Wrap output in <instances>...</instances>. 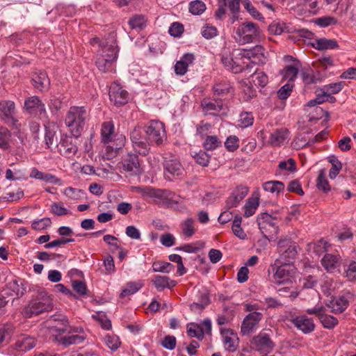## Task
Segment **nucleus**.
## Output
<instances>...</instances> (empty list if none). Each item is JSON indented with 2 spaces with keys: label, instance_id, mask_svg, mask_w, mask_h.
<instances>
[{
  "label": "nucleus",
  "instance_id": "obj_1",
  "mask_svg": "<svg viewBox=\"0 0 356 356\" xmlns=\"http://www.w3.org/2000/svg\"><path fill=\"white\" fill-rule=\"evenodd\" d=\"M47 328L52 334L54 340L59 341L64 346L79 344L85 339L83 329L80 327H72L67 320L53 318L47 321Z\"/></svg>",
  "mask_w": 356,
  "mask_h": 356
},
{
  "label": "nucleus",
  "instance_id": "obj_2",
  "mask_svg": "<svg viewBox=\"0 0 356 356\" xmlns=\"http://www.w3.org/2000/svg\"><path fill=\"white\" fill-rule=\"evenodd\" d=\"M91 44L93 46L97 44L99 47L95 62L97 68L104 72L112 70L113 63L118 58L116 42L114 40L99 42L98 38H95L91 40Z\"/></svg>",
  "mask_w": 356,
  "mask_h": 356
},
{
  "label": "nucleus",
  "instance_id": "obj_3",
  "mask_svg": "<svg viewBox=\"0 0 356 356\" xmlns=\"http://www.w3.org/2000/svg\"><path fill=\"white\" fill-rule=\"evenodd\" d=\"M88 117V112L84 106H72L69 109L65 122L74 138L80 136Z\"/></svg>",
  "mask_w": 356,
  "mask_h": 356
},
{
  "label": "nucleus",
  "instance_id": "obj_4",
  "mask_svg": "<svg viewBox=\"0 0 356 356\" xmlns=\"http://www.w3.org/2000/svg\"><path fill=\"white\" fill-rule=\"evenodd\" d=\"M235 41L243 45L256 42L261 38V29L257 24L253 22H244L240 24L234 31Z\"/></svg>",
  "mask_w": 356,
  "mask_h": 356
},
{
  "label": "nucleus",
  "instance_id": "obj_5",
  "mask_svg": "<svg viewBox=\"0 0 356 356\" xmlns=\"http://www.w3.org/2000/svg\"><path fill=\"white\" fill-rule=\"evenodd\" d=\"M53 309L52 299L45 292H42L24 308L23 314L26 318L37 316Z\"/></svg>",
  "mask_w": 356,
  "mask_h": 356
},
{
  "label": "nucleus",
  "instance_id": "obj_6",
  "mask_svg": "<svg viewBox=\"0 0 356 356\" xmlns=\"http://www.w3.org/2000/svg\"><path fill=\"white\" fill-rule=\"evenodd\" d=\"M244 56L241 49H236L232 54H222L220 60L226 70L238 74L250 69V62H247Z\"/></svg>",
  "mask_w": 356,
  "mask_h": 356
},
{
  "label": "nucleus",
  "instance_id": "obj_7",
  "mask_svg": "<svg viewBox=\"0 0 356 356\" xmlns=\"http://www.w3.org/2000/svg\"><path fill=\"white\" fill-rule=\"evenodd\" d=\"M132 147L136 152L141 156H147L150 150L151 144L145 134L144 127L136 126L130 132Z\"/></svg>",
  "mask_w": 356,
  "mask_h": 356
},
{
  "label": "nucleus",
  "instance_id": "obj_8",
  "mask_svg": "<svg viewBox=\"0 0 356 356\" xmlns=\"http://www.w3.org/2000/svg\"><path fill=\"white\" fill-rule=\"evenodd\" d=\"M151 145L161 146L167 139L164 124L159 120H151L144 126Z\"/></svg>",
  "mask_w": 356,
  "mask_h": 356
},
{
  "label": "nucleus",
  "instance_id": "obj_9",
  "mask_svg": "<svg viewBox=\"0 0 356 356\" xmlns=\"http://www.w3.org/2000/svg\"><path fill=\"white\" fill-rule=\"evenodd\" d=\"M258 136L264 140L265 133L263 130L258 132ZM290 140V132L286 128H280L274 130L270 134L266 141L263 140L264 145L273 147H278L288 143Z\"/></svg>",
  "mask_w": 356,
  "mask_h": 356
},
{
  "label": "nucleus",
  "instance_id": "obj_10",
  "mask_svg": "<svg viewBox=\"0 0 356 356\" xmlns=\"http://www.w3.org/2000/svg\"><path fill=\"white\" fill-rule=\"evenodd\" d=\"M272 270L275 272L273 275V282L278 286L282 284H292L294 281V268L293 266L284 264L280 266H272Z\"/></svg>",
  "mask_w": 356,
  "mask_h": 356
},
{
  "label": "nucleus",
  "instance_id": "obj_11",
  "mask_svg": "<svg viewBox=\"0 0 356 356\" xmlns=\"http://www.w3.org/2000/svg\"><path fill=\"white\" fill-rule=\"evenodd\" d=\"M114 129L113 122H103L101 129L102 141L105 145H111L112 148L118 149V146L122 143L124 137L122 135H116Z\"/></svg>",
  "mask_w": 356,
  "mask_h": 356
},
{
  "label": "nucleus",
  "instance_id": "obj_12",
  "mask_svg": "<svg viewBox=\"0 0 356 356\" xmlns=\"http://www.w3.org/2000/svg\"><path fill=\"white\" fill-rule=\"evenodd\" d=\"M251 344L254 350L261 354L270 353L275 346L270 335L265 331H261L255 335L251 341Z\"/></svg>",
  "mask_w": 356,
  "mask_h": 356
},
{
  "label": "nucleus",
  "instance_id": "obj_13",
  "mask_svg": "<svg viewBox=\"0 0 356 356\" xmlns=\"http://www.w3.org/2000/svg\"><path fill=\"white\" fill-rule=\"evenodd\" d=\"M76 139L72 135L62 136L57 145L60 154L68 159L73 157L78 152Z\"/></svg>",
  "mask_w": 356,
  "mask_h": 356
},
{
  "label": "nucleus",
  "instance_id": "obj_14",
  "mask_svg": "<svg viewBox=\"0 0 356 356\" xmlns=\"http://www.w3.org/2000/svg\"><path fill=\"white\" fill-rule=\"evenodd\" d=\"M201 106L204 113L212 115H225L227 113V107L222 99H204Z\"/></svg>",
  "mask_w": 356,
  "mask_h": 356
},
{
  "label": "nucleus",
  "instance_id": "obj_15",
  "mask_svg": "<svg viewBox=\"0 0 356 356\" xmlns=\"http://www.w3.org/2000/svg\"><path fill=\"white\" fill-rule=\"evenodd\" d=\"M263 318L259 312H251L245 316L241 325V333L243 336H248L256 329Z\"/></svg>",
  "mask_w": 356,
  "mask_h": 356
},
{
  "label": "nucleus",
  "instance_id": "obj_16",
  "mask_svg": "<svg viewBox=\"0 0 356 356\" xmlns=\"http://www.w3.org/2000/svg\"><path fill=\"white\" fill-rule=\"evenodd\" d=\"M24 107L30 114L40 118L47 115L45 106L37 96H33L26 99Z\"/></svg>",
  "mask_w": 356,
  "mask_h": 356
},
{
  "label": "nucleus",
  "instance_id": "obj_17",
  "mask_svg": "<svg viewBox=\"0 0 356 356\" xmlns=\"http://www.w3.org/2000/svg\"><path fill=\"white\" fill-rule=\"evenodd\" d=\"M241 52L245 56V60L250 62V69L252 67V63H264L266 59L265 49L261 45H256L250 49H241Z\"/></svg>",
  "mask_w": 356,
  "mask_h": 356
},
{
  "label": "nucleus",
  "instance_id": "obj_18",
  "mask_svg": "<svg viewBox=\"0 0 356 356\" xmlns=\"http://www.w3.org/2000/svg\"><path fill=\"white\" fill-rule=\"evenodd\" d=\"M278 250L282 257L284 259L285 264L289 263L297 255L296 243L286 238L279 241Z\"/></svg>",
  "mask_w": 356,
  "mask_h": 356
},
{
  "label": "nucleus",
  "instance_id": "obj_19",
  "mask_svg": "<svg viewBox=\"0 0 356 356\" xmlns=\"http://www.w3.org/2000/svg\"><path fill=\"white\" fill-rule=\"evenodd\" d=\"M321 264L329 273H339L341 259L339 254L327 253L322 257Z\"/></svg>",
  "mask_w": 356,
  "mask_h": 356
},
{
  "label": "nucleus",
  "instance_id": "obj_20",
  "mask_svg": "<svg viewBox=\"0 0 356 356\" xmlns=\"http://www.w3.org/2000/svg\"><path fill=\"white\" fill-rule=\"evenodd\" d=\"M109 98L115 105L121 106L128 102L129 93L122 86L114 83L109 89Z\"/></svg>",
  "mask_w": 356,
  "mask_h": 356
},
{
  "label": "nucleus",
  "instance_id": "obj_21",
  "mask_svg": "<svg viewBox=\"0 0 356 356\" xmlns=\"http://www.w3.org/2000/svg\"><path fill=\"white\" fill-rule=\"evenodd\" d=\"M122 168L131 175H138L140 172V164L138 156L136 154L128 153L122 160Z\"/></svg>",
  "mask_w": 356,
  "mask_h": 356
},
{
  "label": "nucleus",
  "instance_id": "obj_22",
  "mask_svg": "<svg viewBox=\"0 0 356 356\" xmlns=\"http://www.w3.org/2000/svg\"><path fill=\"white\" fill-rule=\"evenodd\" d=\"M220 332L222 337L225 350L227 352H234L238 348V343H236V341L238 339L237 334L233 330L224 327H221Z\"/></svg>",
  "mask_w": 356,
  "mask_h": 356
},
{
  "label": "nucleus",
  "instance_id": "obj_23",
  "mask_svg": "<svg viewBox=\"0 0 356 356\" xmlns=\"http://www.w3.org/2000/svg\"><path fill=\"white\" fill-rule=\"evenodd\" d=\"M249 189L246 186L236 187L226 200V207L229 209L236 207L240 202L248 195Z\"/></svg>",
  "mask_w": 356,
  "mask_h": 356
},
{
  "label": "nucleus",
  "instance_id": "obj_24",
  "mask_svg": "<svg viewBox=\"0 0 356 356\" xmlns=\"http://www.w3.org/2000/svg\"><path fill=\"white\" fill-rule=\"evenodd\" d=\"M291 321L298 330L306 334L312 332L315 329L314 320L306 315L298 316L293 318Z\"/></svg>",
  "mask_w": 356,
  "mask_h": 356
},
{
  "label": "nucleus",
  "instance_id": "obj_25",
  "mask_svg": "<svg viewBox=\"0 0 356 356\" xmlns=\"http://www.w3.org/2000/svg\"><path fill=\"white\" fill-rule=\"evenodd\" d=\"M164 174L170 179V175L179 177L184 172L181 163L176 159L165 160L163 163Z\"/></svg>",
  "mask_w": 356,
  "mask_h": 356
},
{
  "label": "nucleus",
  "instance_id": "obj_26",
  "mask_svg": "<svg viewBox=\"0 0 356 356\" xmlns=\"http://www.w3.org/2000/svg\"><path fill=\"white\" fill-rule=\"evenodd\" d=\"M15 113V104L12 101H2L0 102V116L6 123H13Z\"/></svg>",
  "mask_w": 356,
  "mask_h": 356
},
{
  "label": "nucleus",
  "instance_id": "obj_27",
  "mask_svg": "<svg viewBox=\"0 0 356 356\" xmlns=\"http://www.w3.org/2000/svg\"><path fill=\"white\" fill-rule=\"evenodd\" d=\"M195 56L191 53L184 54L175 65V72L180 76L184 75L188 70L189 66L193 64Z\"/></svg>",
  "mask_w": 356,
  "mask_h": 356
},
{
  "label": "nucleus",
  "instance_id": "obj_28",
  "mask_svg": "<svg viewBox=\"0 0 356 356\" xmlns=\"http://www.w3.org/2000/svg\"><path fill=\"white\" fill-rule=\"evenodd\" d=\"M330 312L334 314L342 313L348 306V300L343 297H334L326 303Z\"/></svg>",
  "mask_w": 356,
  "mask_h": 356
},
{
  "label": "nucleus",
  "instance_id": "obj_29",
  "mask_svg": "<svg viewBox=\"0 0 356 356\" xmlns=\"http://www.w3.org/2000/svg\"><path fill=\"white\" fill-rule=\"evenodd\" d=\"M152 282L158 291H162L164 289H172L177 285V282L171 280L169 277L159 275L154 277Z\"/></svg>",
  "mask_w": 356,
  "mask_h": 356
},
{
  "label": "nucleus",
  "instance_id": "obj_30",
  "mask_svg": "<svg viewBox=\"0 0 356 356\" xmlns=\"http://www.w3.org/2000/svg\"><path fill=\"white\" fill-rule=\"evenodd\" d=\"M32 81L35 88L41 91L48 88L50 84L47 74L44 71L35 72L32 76Z\"/></svg>",
  "mask_w": 356,
  "mask_h": 356
},
{
  "label": "nucleus",
  "instance_id": "obj_31",
  "mask_svg": "<svg viewBox=\"0 0 356 356\" xmlns=\"http://www.w3.org/2000/svg\"><path fill=\"white\" fill-rule=\"evenodd\" d=\"M257 222L259 229H266V227H270L271 232H275L277 218L268 213H260L257 216Z\"/></svg>",
  "mask_w": 356,
  "mask_h": 356
},
{
  "label": "nucleus",
  "instance_id": "obj_32",
  "mask_svg": "<svg viewBox=\"0 0 356 356\" xmlns=\"http://www.w3.org/2000/svg\"><path fill=\"white\" fill-rule=\"evenodd\" d=\"M312 45L318 50L334 49L338 47L337 42L335 40L325 38L316 39Z\"/></svg>",
  "mask_w": 356,
  "mask_h": 356
},
{
  "label": "nucleus",
  "instance_id": "obj_33",
  "mask_svg": "<svg viewBox=\"0 0 356 356\" xmlns=\"http://www.w3.org/2000/svg\"><path fill=\"white\" fill-rule=\"evenodd\" d=\"M36 344V340L32 337H22L15 343V349L26 352L32 349Z\"/></svg>",
  "mask_w": 356,
  "mask_h": 356
},
{
  "label": "nucleus",
  "instance_id": "obj_34",
  "mask_svg": "<svg viewBox=\"0 0 356 356\" xmlns=\"http://www.w3.org/2000/svg\"><path fill=\"white\" fill-rule=\"evenodd\" d=\"M212 90L217 95H225L233 92L231 83L227 80L216 81L212 87Z\"/></svg>",
  "mask_w": 356,
  "mask_h": 356
},
{
  "label": "nucleus",
  "instance_id": "obj_35",
  "mask_svg": "<svg viewBox=\"0 0 356 356\" xmlns=\"http://www.w3.org/2000/svg\"><path fill=\"white\" fill-rule=\"evenodd\" d=\"M300 66V63L299 61H297V63L295 65L286 66L281 72L283 78L288 80L289 81H294L299 72Z\"/></svg>",
  "mask_w": 356,
  "mask_h": 356
},
{
  "label": "nucleus",
  "instance_id": "obj_36",
  "mask_svg": "<svg viewBox=\"0 0 356 356\" xmlns=\"http://www.w3.org/2000/svg\"><path fill=\"white\" fill-rule=\"evenodd\" d=\"M300 76L305 84L310 85L321 81V74L312 70L301 72Z\"/></svg>",
  "mask_w": 356,
  "mask_h": 356
},
{
  "label": "nucleus",
  "instance_id": "obj_37",
  "mask_svg": "<svg viewBox=\"0 0 356 356\" xmlns=\"http://www.w3.org/2000/svg\"><path fill=\"white\" fill-rule=\"evenodd\" d=\"M263 189L270 193H275L278 195L284 190V184L280 181H268L263 184Z\"/></svg>",
  "mask_w": 356,
  "mask_h": 356
},
{
  "label": "nucleus",
  "instance_id": "obj_38",
  "mask_svg": "<svg viewBox=\"0 0 356 356\" xmlns=\"http://www.w3.org/2000/svg\"><path fill=\"white\" fill-rule=\"evenodd\" d=\"M12 134L6 127L0 126V149L9 150L10 149Z\"/></svg>",
  "mask_w": 356,
  "mask_h": 356
},
{
  "label": "nucleus",
  "instance_id": "obj_39",
  "mask_svg": "<svg viewBox=\"0 0 356 356\" xmlns=\"http://www.w3.org/2000/svg\"><path fill=\"white\" fill-rule=\"evenodd\" d=\"M12 291L13 293L15 295L16 298H19L22 296L26 292V289L22 286V283L21 284L17 280H13L10 282L6 288L3 289V294H8L7 291Z\"/></svg>",
  "mask_w": 356,
  "mask_h": 356
},
{
  "label": "nucleus",
  "instance_id": "obj_40",
  "mask_svg": "<svg viewBox=\"0 0 356 356\" xmlns=\"http://www.w3.org/2000/svg\"><path fill=\"white\" fill-rule=\"evenodd\" d=\"M242 218L238 216H236L232 222V229L234 234L241 240H245L247 238V234L244 232L241 227Z\"/></svg>",
  "mask_w": 356,
  "mask_h": 356
},
{
  "label": "nucleus",
  "instance_id": "obj_41",
  "mask_svg": "<svg viewBox=\"0 0 356 356\" xmlns=\"http://www.w3.org/2000/svg\"><path fill=\"white\" fill-rule=\"evenodd\" d=\"M143 286L141 282H129L120 293V298L133 295L138 292Z\"/></svg>",
  "mask_w": 356,
  "mask_h": 356
},
{
  "label": "nucleus",
  "instance_id": "obj_42",
  "mask_svg": "<svg viewBox=\"0 0 356 356\" xmlns=\"http://www.w3.org/2000/svg\"><path fill=\"white\" fill-rule=\"evenodd\" d=\"M319 321L323 327L326 329H333L338 324V319L330 314H325V311L319 316Z\"/></svg>",
  "mask_w": 356,
  "mask_h": 356
},
{
  "label": "nucleus",
  "instance_id": "obj_43",
  "mask_svg": "<svg viewBox=\"0 0 356 356\" xmlns=\"http://www.w3.org/2000/svg\"><path fill=\"white\" fill-rule=\"evenodd\" d=\"M129 24L132 29L142 30L147 25V19L144 15H136L129 20Z\"/></svg>",
  "mask_w": 356,
  "mask_h": 356
},
{
  "label": "nucleus",
  "instance_id": "obj_44",
  "mask_svg": "<svg viewBox=\"0 0 356 356\" xmlns=\"http://www.w3.org/2000/svg\"><path fill=\"white\" fill-rule=\"evenodd\" d=\"M252 81L254 86L264 88L268 83V78L263 71H255L252 75Z\"/></svg>",
  "mask_w": 356,
  "mask_h": 356
},
{
  "label": "nucleus",
  "instance_id": "obj_45",
  "mask_svg": "<svg viewBox=\"0 0 356 356\" xmlns=\"http://www.w3.org/2000/svg\"><path fill=\"white\" fill-rule=\"evenodd\" d=\"M222 144L216 136H207L203 143L204 148L207 151H212L219 147Z\"/></svg>",
  "mask_w": 356,
  "mask_h": 356
},
{
  "label": "nucleus",
  "instance_id": "obj_46",
  "mask_svg": "<svg viewBox=\"0 0 356 356\" xmlns=\"http://www.w3.org/2000/svg\"><path fill=\"white\" fill-rule=\"evenodd\" d=\"M174 270V266L169 262L155 261L152 264V271L169 273Z\"/></svg>",
  "mask_w": 356,
  "mask_h": 356
},
{
  "label": "nucleus",
  "instance_id": "obj_47",
  "mask_svg": "<svg viewBox=\"0 0 356 356\" xmlns=\"http://www.w3.org/2000/svg\"><path fill=\"white\" fill-rule=\"evenodd\" d=\"M205 3L200 0L192 1L189 3V12L193 15H200L206 10Z\"/></svg>",
  "mask_w": 356,
  "mask_h": 356
},
{
  "label": "nucleus",
  "instance_id": "obj_48",
  "mask_svg": "<svg viewBox=\"0 0 356 356\" xmlns=\"http://www.w3.org/2000/svg\"><path fill=\"white\" fill-rule=\"evenodd\" d=\"M195 220L192 218L186 219L181 223L183 234L186 237H191L195 232Z\"/></svg>",
  "mask_w": 356,
  "mask_h": 356
},
{
  "label": "nucleus",
  "instance_id": "obj_49",
  "mask_svg": "<svg viewBox=\"0 0 356 356\" xmlns=\"http://www.w3.org/2000/svg\"><path fill=\"white\" fill-rule=\"evenodd\" d=\"M259 205L257 199L250 198L247 200L245 204L244 209V216L246 218L252 216L256 211Z\"/></svg>",
  "mask_w": 356,
  "mask_h": 356
},
{
  "label": "nucleus",
  "instance_id": "obj_50",
  "mask_svg": "<svg viewBox=\"0 0 356 356\" xmlns=\"http://www.w3.org/2000/svg\"><path fill=\"white\" fill-rule=\"evenodd\" d=\"M296 163L292 158L280 161L278 168L281 170L287 171L289 172H294L296 171Z\"/></svg>",
  "mask_w": 356,
  "mask_h": 356
},
{
  "label": "nucleus",
  "instance_id": "obj_51",
  "mask_svg": "<svg viewBox=\"0 0 356 356\" xmlns=\"http://www.w3.org/2000/svg\"><path fill=\"white\" fill-rule=\"evenodd\" d=\"M211 124L201 121L200 124L196 126V134L201 138L207 137L211 133Z\"/></svg>",
  "mask_w": 356,
  "mask_h": 356
},
{
  "label": "nucleus",
  "instance_id": "obj_52",
  "mask_svg": "<svg viewBox=\"0 0 356 356\" xmlns=\"http://www.w3.org/2000/svg\"><path fill=\"white\" fill-rule=\"evenodd\" d=\"M243 6L248 13L256 19H263L262 15L254 7L250 0H243Z\"/></svg>",
  "mask_w": 356,
  "mask_h": 356
},
{
  "label": "nucleus",
  "instance_id": "obj_53",
  "mask_svg": "<svg viewBox=\"0 0 356 356\" xmlns=\"http://www.w3.org/2000/svg\"><path fill=\"white\" fill-rule=\"evenodd\" d=\"M293 88V85L291 83H287L282 86L277 92L278 98L282 100L286 99L291 95Z\"/></svg>",
  "mask_w": 356,
  "mask_h": 356
},
{
  "label": "nucleus",
  "instance_id": "obj_54",
  "mask_svg": "<svg viewBox=\"0 0 356 356\" xmlns=\"http://www.w3.org/2000/svg\"><path fill=\"white\" fill-rule=\"evenodd\" d=\"M316 186L319 190L323 191V192L325 193L329 191L330 189L328 181L323 170L320 171L318 175Z\"/></svg>",
  "mask_w": 356,
  "mask_h": 356
},
{
  "label": "nucleus",
  "instance_id": "obj_55",
  "mask_svg": "<svg viewBox=\"0 0 356 356\" xmlns=\"http://www.w3.org/2000/svg\"><path fill=\"white\" fill-rule=\"evenodd\" d=\"M240 126L242 127H248L252 126L254 122V117L252 113L243 112L239 115Z\"/></svg>",
  "mask_w": 356,
  "mask_h": 356
},
{
  "label": "nucleus",
  "instance_id": "obj_56",
  "mask_svg": "<svg viewBox=\"0 0 356 356\" xmlns=\"http://www.w3.org/2000/svg\"><path fill=\"white\" fill-rule=\"evenodd\" d=\"M225 147L229 152H234L239 147V139L236 136H229L225 142Z\"/></svg>",
  "mask_w": 356,
  "mask_h": 356
},
{
  "label": "nucleus",
  "instance_id": "obj_57",
  "mask_svg": "<svg viewBox=\"0 0 356 356\" xmlns=\"http://www.w3.org/2000/svg\"><path fill=\"white\" fill-rule=\"evenodd\" d=\"M55 138L56 131L54 129L51 128L49 125H45L44 141L47 148H50L51 146L54 144Z\"/></svg>",
  "mask_w": 356,
  "mask_h": 356
},
{
  "label": "nucleus",
  "instance_id": "obj_58",
  "mask_svg": "<svg viewBox=\"0 0 356 356\" xmlns=\"http://www.w3.org/2000/svg\"><path fill=\"white\" fill-rule=\"evenodd\" d=\"M106 346L113 351L118 350L120 345V339L116 335H107L104 339Z\"/></svg>",
  "mask_w": 356,
  "mask_h": 356
},
{
  "label": "nucleus",
  "instance_id": "obj_59",
  "mask_svg": "<svg viewBox=\"0 0 356 356\" xmlns=\"http://www.w3.org/2000/svg\"><path fill=\"white\" fill-rule=\"evenodd\" d=\"M13 333V326L5 325L0 327V344L4 341H8Z\"/></svg>",
  "mask_w": 356,
  "mask_h": 356
},
{
  "label": "nucleus",
  "instance_id": "obj_60",
  "mask_svg": "<svg viewBox=\"0 0 356 356\" xmlns=\"http://www.w3.org/2000/svg\"><path fill=\"white\" fill-rule=\"evenodd\" d=\"M193 158L198 164L202 166H207L210 161V155L202 150L196 153L193 156Z\"/></svg>",
  "mask_w": 356,
  "mask_h": 356
},
{
  "label": "nucleus",
  "instance_id": "obj_61",
  "mask_svg": "<svg viewBox=\"0 0 356 356\" xmlns=\"http://www.w3.org/2000/svg\"><path fill=\"white\" fill-rule=\"evenodd\" d=\"M93 317L99 321L101 327L106 330L111 329V322L103 312L97 313Z\"/></svg>",
  "mask_w": 356,
  "mask_h": 356
},
{
  "label": "nucleus",
  "instance_id": "obj_62",
  "mask_svg": "<svg viewBox=\"0 0 356 356\" xmlns=\"http://www.w3.org/2000/svg\"><path fill=\"white\" fill-rule=\"evenodd\" d=\"M51 221L49 218H43L32 222L31 227L35 230H42L49 227Z\"/></svg>",
  "mask_w": 356,
  "mask_h": 356
},
{
  "label": "nucleus",
  "instance_id": "obj_63",
  "mask_svg": "<svg viewBox=\"0 0 356 356\" xmlns=\"http://www.w3.org/2000/svg\"><path fill=\"white\" fill-rule=\"evenodd\" d=\"M280 296L283 297H290L292 299L298 296V293L292 286H283L277 290Z\"/></svg>",
  "mask_w": 356,
  "mask_h": 356
},
{
  "label": "nucleus",
  "instance_id": "obj_64",
  "mask_svg": "<svg viewBox=\"0 0 356 356\" xmlns=\"http://www.w3.org/2000/svg\"><path fill=\"white\" fill-rule=\"evenodd\" d=\"M184 26L179 22H173L168 29L169 34L175 38H179L184 32Z\"/></svg>",
  "mask_w": 356,
  "mask_h": 356
}]
</instances>
